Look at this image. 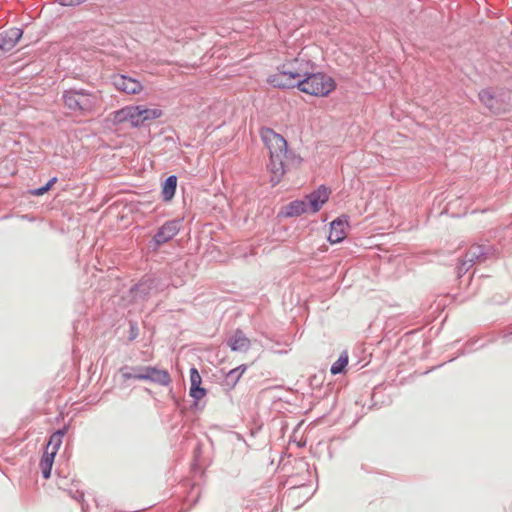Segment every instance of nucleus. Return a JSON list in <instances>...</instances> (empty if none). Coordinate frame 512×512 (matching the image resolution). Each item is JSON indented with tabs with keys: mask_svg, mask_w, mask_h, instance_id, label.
Listing matches in <instances>:
<instances>
[{
	"mask_svg": "<svg viewBox=\"0 0 512 512\" xmlns=\"http://www.w3.org/2000/svg\"><path fill=\"white\" fill-rule=\"evenodd\" d=\"M347 222L342 219H336L331 223L328 240L330 243L335 244L341 242L347 234Z\"/></svg>",
	"mask_w": 512,
	"mask_h": 512,
	"instance_id": "4468645a",
	"label": "nucleus"
},
{
	"mask_svg": "<svg viewBox=\"0 0 512 512\" xmlns=\"http://www.w3.org/2000/svg\"><path fill=\"white\" fill-rule=\"evenodd\" d=\"M180 230V222L177 220H172L164 223L157 233L155 234L153 240L157 246H160L169 240H171Z\"/></svg>",
	"mask_w": 512,
	"mask_h": 512,
	"instance_id": "9d476101",
	"label": "nucleus"
},
{
	"mask_svg": "<svg viewBox=\"0 0 512 512\" xmlns=\"http://www.w3.org/2000/svg\"><path fill=\"white\" fill-rule=\"evenodd\" d=\"M307 66V61L298 58L287 61L267 77V83L279 89H299V83L307 74Z\"/></svg>",
	"mask_w": 512,
	"mask_h": 512,
	"instance_id": "f257e3e1",
	"label": "nucleus"
},
{
	"mask_svg": "<svg viewBox=\"0 0 512 512\" xmlns=\"http://www.w3.org/2000/svg\"><path fill=\"white\" fill-rule=\"evenodd\" d=\"M261 137L270 155H286L287 141L284 136L275 130H262Z\"/></svg>",
	"mask_w": 512,
	"mask_h": 512,
	"instance_id": "423d86ee",
	"label": "nucleus"
},
{
	"mask_svg": "<svg viewBox=\"0 0 512 512\" xmlns=\"http://www.w3.org/2000/svg\"><path fill=\"white\" fill-rule=\"evenodd\" d=\"M86 0H59V3L63 6H77Z\"/></svg>",
	"mask_w": 512,
	"mask_h": 512,
	"instance_id": "412c9836",
	"label": "nucleus"
},
{
	"mask_svg": "<svg viewBox=\"0 0 512 512\" xmlns=\"http://www.w3.org/2000/svg\"><path fill=\"white\" fill-rule=\"evenodd\" d=\"M176 187L177 177L174 175L169 176L163 183L161 191L162 197L165 201H170L174 197Z\"/></svg>",
	"mask_w": 512,
	"mask_h": 512,
	"instance_id": "a211bd4d",
	"label": "nucleus"
},
{
	"mask_svg": "<svg viewBox=\"0 0 512 512\" xmlns=\"http://www.w3.org/2000/svg\"><path fill=\"white\" fill-rule=\"evenodd\" d=\"M64 434V430H58L50 436L46 449L39 463V467L45 479H48L51 475L54 459L62 444Z\"/></svg>",
	"mask_w": 512,
	"mask_h": 512,
	"instance_id": "20e7f679",
	"label": "nucleus"
},
{
	"mask_svg": "<svg viewBox=\"0 0 512 512\" xmlns=\"http://www.w3.org/2000/svg\"><path fill=\"white\" fill-rule=\"evenodd\" d=\"M246 370V367L245 366H240V367H237L235 369H232L229 373H228V377H232L234 374L238 373V376H237V379L239 378V376H241Z\"/></svg>",
	"mask_w": 512,
	"mask_h": 512,
	"instance_id": "4be33fe9",
	"label": "nucleus"
},
{
	"mask_svg": "<svg viewBox=\"0 0 512 512\" xmlns=\"http://www.w3.org/2000/svg\"><path fill=\"white\" fill-rule=\"evenodd\" d=\"M348 364V354L347 352H343L339 359L331 366V373L333 375L339 374L344 371L345 367Z\"/></svg>",
	"mask_w": 512,
	"mask_h": 512,
	"instance_id": "6ab92c4d",
	"label": "nucleus"
},
{
	"mask_svg": "<svg viewBox=\"0 0 512 512\" xmlns=\"http://www.w3.org/2000/svg\"><path fill=\"white\" fill-rule=\"evenodd\" d=\"M56 182H57V178L53 177L51 180H49V182L45 185V187H47V190L49 191Z\"/></svg>",
	"mask_w": 512,
	"mask_h": 512,
	"instance_id": "b1692460",
	"label": "nucleus"
},
{
	"mask_svg": "<svg viewBox=\"0 0 512 512\" xmlns=\"http://www.w3.org/2000/svg\"><path fill=\"white\" fill-rule=\"evenodd\" d=\"M228 345L233 351L246 352L250 348L251 342L241 331H236L230 337Z\"/></svg>",
	"mask_w": 512,
	"mask_h": 512,
	"instance_id": "dca6fc26",
	"label": "nucleus"
},
{
	"mask_svg": "<svg viewBox=\"0 0 512 512\" xmlns=\"http://www.w3.org/2000/svg\"><path fill=\"white\" fill-rule=\"evenodd\" d=\"M479 99L482 104L495 114L505 111L508 105L503 95H495L488 89H484L479 93Z\"/></svg>",
	"mask_w": 512,
	"mask_h": 512,
	"instance_id": "6e6552de",
	"label": "nucleus"
},
{
	"mask_svg": "<svg viewBox=\"0 0 512 512\" xmlns=\"http://www.w3.org/2000/svg\"><path fill=\"white\" fill-rule=\"evenodd\" d=\"M112 83L119 92L132 95L140 94L144 88L140 81L123 74L114 75Z\"/></svg>",
	"mask_w": 512,
	"mask_h": 512,
	"instance_id": "0eeeda50",
	"label": "nucleus"
},
{
	"mask_svg": "<svg viewBox=\"0 0 512 512\" xmlns=\"http://www.w3.org/2000/svg\"><path fill=\"white\" fill-rule=\"evenodd\" d=\"M46 192H48L47 187L43 186V187L32 190L30 192V194L33 196H42Z\"/></svg>",
	"mask_w": 512,
	"mask_h": 512,
	"instance_id": "5701e85b",
	"label": "nucleus"
},
{
	"mask_svg": "<svg viewBox=\"0 0 512 512\" xmlns=\"http://www.w3.org/2000/svg\"><path fill=\"white\" fill-rule=\"evenodd\" d=\"M286 155H270V161L267 169L270 174V182L273 186L277 185L285 174L283 159Z\"/></svg>",
	"mask_w": 512,
	"mask_h": 512,
	"instance_id": "9b49d317",
	"label": "nucleus"
},
{
	"mask_svg": "<svg viewBox=\"0 0 512 512\" xmlns=\"http://www.w3.org/2000/svg\"><path fill=\"white\" fill-rule=\"evenodd\" d=\"M140 113V122L142 125H150L151 121L163 116V111L160 108H146L145 106L138 105Z\"/></svg>",
	"mask_w": 512,
	"mask_h": 512,
	"instance_id": "f3484780",
	"label": "nucleus"
},
{
	"mask_svg": "<svg viewBox=\"0 0 512 512\" xmlns=\"http://www.w3.org/2000/svg\"><path fill=\"white\" fill-rule=\"evenodd\" d=\"M139 113L138 105L126 106L112 113L111 121L114 125L139 127L141 126Z\"/></svg>",
	"mask_w": 512,
	"mask_h": 512,
	"instance_id": "39448f33",
	"label": "nucleus"
},
{
	"mask_svg": "<svg viewBox=\"0 0 512 512\" xmlns=\"http://www.w3.org/2000/svg\"><path fill=\"white\" fill-rule=\"evenodd\" d=\"M144 376H141L144 380H149L153 383L162 386H168L171 382V377L166 370L158 369L156 367H142Z\"/></svg>",
	"mask_w": 512,
	"mask_h": 512,
	"instance_id": "f8f14e48",
	"label": "nucleus"
},
{
	"mask_svg": "<svg viewBox=\"0 0 512 512\" xmlns=\"http://www.w3.org/2000/svg\"><path fill=\"white\" fill-rule=\"evenodd\" d=\"M331 194V190L322 185L310 194L306 196L307 205L309 207L310 213H317L322 206L328 201L329 196Z\"/></svg>",
	"mask_w": 512,
	"mask_h": 512,
	"instance_id": "1a4fd4ad",
	"label": "nucleus"
},
{
	"mask_svg": "<svg viewBox=\"0 0 512 512\" xmlns=\"http://www.w3.org/2000/svg\"><path fill=\"white\" fill-rule=\"evenodd\" d=\"M64 105L72 111L91 112L102 105L100 93H90L85 90H67L63 93Z\"/></svg>",
	"mask_w": 512,
	"mask_h": 512,
	"instance_id": "f03ea898",
	"label": "nucleus"
},
{
	"mask_svg": "<svg viewBox=\"0 0 512 512\" xmlns=\"http://www.w3.org/2000/svg\"><path fill=\"white\" fill-rule=\"evenodd\" d=\"M335 87L332 77L322 72L310 73L308 68L306 76L299 83L301 92L318 97L327 96Z\"/></svg>",
	"mask_w": 512,
	"mask_h": 512,
	"instance_id": "7ed1b4c3",
	"label": "nucleus"
},
{
	"mask_svg": "<svg viewBox=\"0 0 512 512\" xmlns=\"http://www.w3.org/2000/svg\"><path fill=\"white\" fill-rule=\"evenodd\" d=\"M307 213H310V210L307 205L306 197L304 199L288 203L281 211V214L285 217H295Z\"/></svg>",
	"mask_w": 512,
	"mask_h": 512,
	"instance_id": "ddd939ff",
	"label": "nucleus"
},
{
	"mask_svg": "<svg viewBox=\"0 0 512 512\" xmlns=\"http://www.w3.org/2000/svg\"><path fill=\"white\" fill-rule=\"evenodd\" d=\"M122 376L125 380L128 379H137V380H144L140 376H144V371H142V367L133 369V372H128L122 370Z\"/></svg>",
	"mask_w": 512,
	"mask_h": 512,
	"instance_id": "aec40b11",
	"label": "nucleus"
},
{
	"mask_svg": "<svg viewBox=\"0 0 512 512\" xmlns=\"http://www.w3.org/2000/svg\"><path fill=\"white\" fill-rule=\"evenodd\" d=\"M202 378L198 372V370L193 367L190 369V396L196 400L202 399L205 394L206 390L201 387Z\"/></svg>",
	"mask_w": 512,
	"mask_h": 512,
	"instance_id": "2eb2a0df",
	"label": "nucleus"
}]
</instances>
